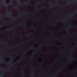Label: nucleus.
I'll use <instances>...</instances> for the list:
<instances>
[{"label":"nucleus","mask_w":77,"mask_h":77,"mask_svg":"<svg viewBox=\"0 0 77 77\" xmlns=\"http://www.w3.org/2000/svg\"><path fill=\"white\" fill-rule=\"evenodd\" d=\"M63 6H65V5H63Z\"/></svg>","instance_id":"0eeeda50"},{"label":"nucleus","mask_w":77,"mask_h":77,"mask_svg":"<svg viewBox=\"0 0 77 77\" xmlns=\"http://www.w3.org/2000/svg\"><path fill=\"white\" fill-rule=\"evenodd\" d=\"M61 6H62V5Z\"/></svg>","instance_id":"9b49d317"},{"label":"nucleus","mask_w":77,"mask_h":77,"mask_svg":"<svg viewBox=\"0 0 77 77\" xmlns=\"http://www.w3.org/2000/svg\"><path fill=\"white\" fill-rule=\"evenodd\" d=\"M27 35V36H28V35Z\"/></svg>","instance_id":"6e6552de"},{"label":"nucleus","mask_w":77,"mask_h":77,"mask_svg":"<svg viewBox=\"0 0 77 77\" xmlns=\"http://www.w3.org/2000/svg\"><path fill=\"white\" fill-rule=\"evenodd\" d=\"M74 2H75V1H74L72 2V3H74Z\"/></svg>","instance_id":"20e7f679"},{"label":"nucleus","mask_w":77,"mask_h":77,"mask_svg":"<svg viewBox=\"0 0 77 77\" xmlns=\"http://www.w3.org/2000/svg\"><path fill=\"white\" fill-rule=\"evenodd\" d=\"M31 34H32V33H31Z\"/></svg>","instance_id":"f8f14e48"},{"label":"nucleus","mask_w":77,"mask_h":77,"mask_svg":"<svg viewBox=\"0 0 77 77\" xmlns=\"http://www.w3.org/2000/svg\"><path fill=\"white\" fill-rule=\"evenodd\" d=\"M21 34L22 35V34L21 33Z\"/></svg>","instance_id":"1a4fd4ad"},{"label":"nucleus","mask_w":77,"mask_h":77,"mask_svg":"<svg viewBox=\"0 0 77 77\" xmlns=\"http://www.w3.org/2000/svg\"><path fill=\"white\" fill-rule=\"evenodd\" d=\"M17 1L18 2H20V0H17ZM9 3L12 4V5H13V9H17V11H18V8L15 7V5H14V4H13V1H12V0H10V2Z\"/></svg>","instance_id":"f257e3e1"},{"label":"nucleus","mask_w":77,"mask_h":77,"mask_svg":"<svg viewBox=\"0 0 77 77\" xmlns=\"http://www.w3.org/2000/svg\"><path fill=\"white\" fill-rule=\"evenodd\" d=\"M75 31H76V32H77V31L76 30H75Z\"/></svg>","instance_id":"423d86ee"},{"label":"nucleus","mask_w":77,"mask_h":77,"mask_svg":"<svg viewBox=\"0 0 77 77\" xmlns=\"http://www.w3.org/2000/svg\"><path fill=\"white\" fill-rule=\"evenodd\" d=\"M22 41H23V39H22Z\"/></svg>","instance_id":"9d476101"},{"label":"nucleus","mask_w":77,"mask_h":77,"mask_svg":"<svg viewBox=\"0 0 77 77\" xmlns=\"http://www.w3.org/2000/svg\"><path fill=\"white\" fill-rule=\"evenodd\" d=\"M9 13H11V14H12V13H13V12L12 11H11V12L9 11Z\"/></svg>","instance_id":"7ed1b4c3"},{"label":"nucleus","mask_w":77,"mask_h":77,"mask_svg":"<svg viewBox=\"0 0 77 77\" xmlns=\"http://www.w3.org/2000/svg\"><path fill=\"white\" fill-rule=\"evenodd\" d=\"M40 26H41V25H40Z\"/></svg>","instance_id":"ddd939ff"},{"label":"nucleus","mask_w":77,"mask_h":77,"mask_svg":"<svg viewBox=\"0 0 77 77\" xmlns=\"http://www.w3.org/2000/svg\"><path fill=\"white\" fill-rule=\"evenodd\" d=\"M21 71H22L23 72V74H25V73H24V70H23V69L21 70Z\"/></svg>","instance_id":"f03ea898"},{"label":"nucleus","mask_w":77,"mask_h":77,"mask_svg":"<svg viewBox=\"0 0 77 77\" xmlns=\"http://www.w3.org/2000/svg\"><path fill=\"white\" fill-rule=\"evenodd\" d=\"M35 8H36V9H37V8H38V7L36 6L35 7Z\"/></svg>","instance_id":"39448f33"}]
</instances>
